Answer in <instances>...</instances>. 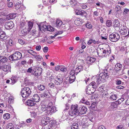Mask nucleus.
<instances>
[{
    "label": "nucleus",
    "mask_w": 129,
    "mask_h": 129,
    "mask_svg": "<svg viewBox=\"0 0 129 129\" xmlns=\"http://www.w3.org/2000/svg\"><path fill=\"white\" fill-rule=\"evenodd\" d=\"M108 75L109 74L106 70V72L101 73L98 76H95V78H96V82L99 84L105 82V79L108 78Z\"/></svg>",
    "instance_id": "f257e3e1"
},
{
    "label": "nucleus",
    "mask_w": 129,
    "mask_h": 129,
    "mask_svg": "<svg viewBox=\"0 0 129 129\" xmlns=\"http://www.w3.org/2000/svg\"><path fill=\"white\" fill-rule=\"evenodd\" d=\"M71 110L69 113V115L71 116H75L78 114V105H73L71 106Z\"/></svg>",
    "instance_id": "f03ea898"
},
{
    "label": "nucleus",
    "mask_w": 129,
    "mask_h": 129,
    "mask_svg": "<svg viewBox=\"0 0 129 129\" xmlns=\"http://www.w3.org/2000/svg\"><path fill=\"white\" fill-rule=\"evenodd\" d=\"M31 93V90L28 87H24L22 89L21 91V95L23 98L28 97L30 95Z\"/></svg>",
    "instance_id": "7ed1b4c3"
},
{
    "label": "nucleus",
    "mask_w": 129,
    "mask_h": 129,
    "mask_svg": "<svg viewBox=\"0 0 129 129\" xmlns=\"http://www.w3.org/2000/svg\"><path fill=\"white\" fill-rule=\"evenodd\" d=\"M22 57L21 53L18 52H16L14 54L10 56L9 58L11 60H16L19 59Z\"/></svg>",
    "instance_id": "20e7f679"
},
{
    "label": "nucleus",
    "mask_w": 129,
    "mask_h": 129,
    "mask_svg": "<svg viewBox=\"0 0 129 129\" xmlns=\"http://www.w3.org/2000/svg\"><path fill=\"white\" fill-rule=\"evenodd\" d=\"M47 106V111H50V114L55 113L57 111L56 108L55 106H53L52 102L49 103Z\"/></svg>",
    "instance_id": "39448f33"
},
{
    "label": "nucleus",
    "mask_w": 129,
    "mask_h": 129,
    "mask_svg": "<svg viewBox=\"0 0 129 129\" xmlns=\"http://www.w3.org/2000/svg\"><path fill=\"white\" fill-rule=\"evenodd\" d=\"M120 36L118 34L112 33L109 36L110 40L113 42L117 41L119 39Z\"/></svg>",
    "instance_id": "423d86ee"
},
{
    "label": "nucleus",
    "mask_w": 129,
    "mask_h": 129,
    "mask_svg": "<svg viewBox=\"0 0 129 129\" xmlns=\"http://www.w3.org/2000/svg\"><path fill=\"white\" fill-rule=\"evenodd\" d=\"M62 77L61 75L59 74L54 78V83L57 85H60L62 82Z\"/></svg>",
    "instance_id": "0eeeda50"
},
{
    "label": "nucleus",
    "mask_w": 129,
    "mask_h": 129,
    "mask_svg": "<svg viewBox=\"0 0 129 129\" xmlns=\"http://www.w3.org/2000/svg\"><path fill=\"white\" fill-rule=\"evenodd\" d=\"M11 66L9 65H6L5 64L3 66H0V69L5 72L6 73L9 72H11Z\"/></svg>",
    "instance_id": "6e6552de"
},
{
    "label": "nucleus",
    "mask_w": 129,
    "mask_h": 129,
    "mask_svg": "<svg viewBox=\"0 0 129 129\" xmlns=\"http://www.w3.org/2000/svg\"><path fill=\"white\" fill-rule=\"evenodd\" d=\"M39 30L42 32L45 31L47 28L46 22V21L41 23L38 25Z\"/></svg>",
    "instance_id": "1a4fd4ad"
},
{
    "label": "nucleus",
    "mask_w": 129,
    "mask_h": 129,
    "mask_svg": "<svg viewBox=\"0 0 129 129\" xmlns=\"http://www.w3.org/2000/svg\"><path fill=\"white\" fill-rule=\"evenodd\" d=\"M106 48L103 50L102 56L104 57H107L111 53L110 47L108 45H106Z\"/></svg>",
    "instance_id": "9d476101"
},
{
    "label": "nucleus",
    "mask_w": 129,
    "mask_h": 129,
    "mask_svg": "<svg viewBox=\"0 0 129 129\" xmlns=\"http://www.w3.org/2000/svg\"><path fill=\"white\" fill-rule=\"evenodd\" d=\"M42 69L40 67H35L33 75L36 76L40 75L42 73Z\"/></svg>",
    "instance_id": "9b49d317"
},
{
    "label": "nucleus",
    "mask_w": 129,
    "mask_h": 129,
    "mask_svg": "<svg viewBox=\"0 0 129 129\" xmlns=\"http://www.w3.org/2000/svg\"><path fill=\"white\" fill-rule=\"evenodd\" d=\"M50 95H51V96L54 97L56 95V93H53L51 92V93H50L49 91L47 90L44 91L43 94H41V95H42L41 96L42 97L43 96L44 97L48 96Z\"/></svg>",
    "instance_id": "f8f14e48"
},
{
    "label": "nucleus",
    "mask_w": 129,
    "mask_h": 129,
    "mask_svg": "<svg viewBox=\"0 0 129 129\" xmlns=\"http://www.w3.org/2000/svg\"><path fill=\"white\" fill-rule=\"evenodd\" d=\"M14 26L13 22L11 21H10L6 22L5 25V28L7 29L12 28Z\"/></svg>",
    "instance_id": "ddd939ff"
},
{
    "label": "nucleus",
    "mask_w": 129,
    "mask_h": 129,
    "mask_svg": "<svg viewBox=\"0 0 129 129\" xmlns=\"http://www.w3.org/2000/svg\"><path fill=\"white\" fill-rule=\"evenodd\" d=\"M64 22H62L60 19H57L56 20V22L55 26L58 28H62L63 25H64Z\"/></svg>",
    "instance_id": "4468645a"
},
{
    "label": "nucleus",
    "mask_w": 129,
    "mask_h": 129,
    "mask_svg": "<svg viewBox=\"0 0 129 129\" xmlns=\"http://www.w3.org/2000/svg\"><path fill=\"white\" fill-rule=\"evenodd\" d=\"M49 121V118L45 117L42 119L41 121V124L42 125L45 126L48 124Z\"/></svg>",
    "instance_id": "2eb2a0df"
},
{
    "label": "nucleus",
    "mask_w": 129,
    "mask_h": 129,
    "mask_svg": "<svg viewBox=\"0 0 129 129\" xmlns=\"http://www.w3.org/2000/svg\"><path fill=\"white\" fill-rule=\"evenodd\" d=\"M95 91V89H94L92 87L88 86H87L86 89V93L88 94H91L93 93Z\"/></svg>",
    "instance_id": "dca6fc26"
},
{
    "label": "nucleus",
    "mask_w": 129,
    "mask_h": 129,
    "mask_svg": "<svg viewBox=\"0 0 129 129\" xmlns=\"http://www.w3.org/2000/svg\"><path fill=\"white\" fill-rule=\"evenodd\" d=\"M47 129H54L55 127V122L54 120L50 121Z\"/></svg>",
    "instance_id": "f3484780"
},
{
    "label": "nucleus",
    "mask_w": 129,
    "mask_h": 129,
    "mask_svg": "<svg viewBox=\"0 0 129 129\" xmlns=\"http://www.w3.org/2000/svg\"><path fill=\"white\" fill-rule=\"evenodd\" d=\"M96 59L93 57H89L87 58V63L88 64H91L95 61Z\"/></svg>",
    "instance_id": "a211bd4d"
},
{
    "label": "nucleus",
    "mask_w": 129,
    "mask_h": 129,
    "mask_svg": "<svg viewBox=\"0 0 129 129\" xmlns=\"http://www.w3.org/2000/svg\"><path fill=\"white\" fill-rule=\"evenodd\" d=\"M87 110V108L84 106L80 107L78 110V112L80 114H85Z\"/></svg>",
    "instance_id": "6ab92c4d"
},
{
    "label": "nucleus",
    "mask_w": 129,
    "mask_h": 129,
    "mask_svg": "<svg viewBox=\"0 0 129 129\" xmlns=\"http://www.w3.org/2000/svg\"><path fill=\"white\" fill-rule=\"evenodd\" d=\"M119 104L118 101L113 102L111 103L110 108V110H112L114 108H116Z\"/></svg>",
    "instance_id": "aec40b11"
},
{
    "label": "nucleus",
    "mask_w": 129,
    "mask_h": 129,
    "mask_svg": "<svg viewBox=\"0 0 129 129\" xmlns=\"http://www.w3.org/2000/svg\"><path fill=\"white\" fill-rule=\"evenodd\" d=\"M15 7L16 10H22L24 8L23 6L19 3H16L15 5Z\"/></svg>",
    "instance_id": "412c9836"
},
{
    "label": "nucleus",
    "mask_w": 129,
    "mask_h": 129,
    "mask_svg": "<svg viewBox=\"0 0 129 129\" xmlns=\"http://www.w3.org/2000/svg\"><path fill=\"white\" fill-rule=\"evenodd\" d=\"M83 68V66H79L77 67H76V68H74V69L75 70V73H76V74H77L80 71H82Z\"/></svg>",
    "instance_id": "4be33fe9"
},
{
    "label": "nucleus",
    "mask_w": 129,
    "mask_h": 129,
    "mask_svg": "<svg viewBox=\"0 0 129 129\" xmlns=\"http://www.w3.org/2000/svg\"><path fill=\"white\" fill-rule=\"evenodd\" d=\"M32 99L35 102H39L40 99L39 96L37 94H35L33 96Z\"/></svg>",
    "instance_id": "5701e85b"
},
{
    "label": "nucleus",
    "mask_w": 129,
    "mask_h": 129,
    "mask_svg": "<svg viewBox=\"0 0 129 129\" xmlns=\"http://www.w3.org/2000/svg\"><path fill=\"white\" fill-rule=\"evenodd\" d=\"M64 25L63 26V27L62 28H63V30L64 31H67L69 30L70 29V25L67 22H64Z\"/></svg>",
    "instance_id": "b1692460"
},
{
    "label": "nucleus",
    "mask_w": 129,
    "mask_h": 129,
    "mask_svg": "<svg viewBox=\"0 0 129 129\" xmlns=\"http://www.w3.org/2000/svg\"><path fill=\"white\" fill-rule=\"evenodd\" d=\"M26 104L28 106H34L35 105V103H34L33 101L31 100H29L26 102Z\"/></svg>",
    "instance_id": "393cba45"
},
{
    "label": "nucleus",
    "mask_w": 129,
    "mask_h": 129,
    "mask_svg": "<svg viewBox=\"0 0 129 129\" xmlns=\"http://www.w3.org/2000/svg\"><path fill=\"white\" fill-rule=\"evenodd\" d=\"M75 23L76 25H79L82 24V19L80 18H77L75 20Z\"/></svg>",
    "instance_id": "a878e982"
},
{
    "label": "nucleus",
    "mask_w": 129,
    "mask_h": 129,
    "mask_svg": "<svg viewBox=\"0 0 129 129\" xmlns=\"http://www.w3.org/2000/svg\"><path fill=\"white\" fill-rule=\"evenodd\" d=\"M113 23L114 27H118L120 26V23L117 19L113 21Z\"/></svg>",
    "instance_id": "bb28decb"
},
{
    "label": "nucleus",
    "mask_w": 129,
    "mask_h": 129,
    "mask_svg": "<svg viewBox=\"0 0 129 129\" xmlns=\"http://www.w3.org/2000/svg\"><path fill=\"white\" fill-rule=\"evenodd\" d=\"M16 16V14H10L8 15L7 16L8 20H10L14 18Z\"/></svg>",
    "instance_id": "cd10ccee"
},
{
    "label": "nucleus",
    "mask_w": 129,
    "mask_h": 129,
    "mask_svg": "<svg viewBox=\"0 0 129 129\" xmlns=\"http://www.w3.org/2000/svg\"><path fill=\"white\" fill-rule=\"evenodd\" d=\"M122 67V64L119 63H117L115 65V69L116 71H118L121 69Z\"/></svg>",
    "instance_id": "c85d7f7f"
},
{
    "label": "nucleus",
    "mask_w": 129,
    "mask_h": 129,
    "mask_svg": "<svg viewBox=\"0 0 129 129\" xmlns=\"http://www.w3.org/2000/svg\"><path fill=\"white\" fill-rule=\"evenodd\" d=\"M68 114L67 112H64L61 118L63 120H64L68 118Z\"/></svg>",
    "instance_id": "c756f323"
},
{
    "label": "nucleus",
    "mask_w": 129,
    "mask_h": 129,
    "mask_svg": "<svg viewBox=\"0 0 129 129\" xmlns=\"http://www.w3.org/2000/svg\"><path fill=\"white\" fill-rule=\"evenodd\" d=\"M76 0H71L70 1V5L72 7H73L76 6L77 5L78 3L76 1Z\"/></svg>",
    "instance_id": "7c9ffc66"
},
{
    "label": "nucleus",
    "mask_w": 129,
    "mask_h": 129,
    "mask_svg": "<svg viewBox=\"0 0 129 129\" xmlns=\"http://www.w3.org/2000/svg\"><path fill=\"white\" fill-rule=\"evenodd\" d=\"M28 28H27L28 31H30V30L33 26V23L31 21H29L28 23Z\"/></svg>",
    "instance_id": "2f4dec72"
},
{
    "label": "nucleus",
    "mask_w": 129,
    "mask_h": 129,
    "mask_svg": "<svg viewBox=\"0 0 129 129\" xmlns=\"http://www.w3.org/2000/svg\"><path fill=\"white\" fill-rule=\"evenodd\" d=\"M5 21V19L3 17V15L0 13V25L3 24Z\"/></svg>",
    "instance_id": "473e14b6"
},
{
    "label": "nucleus",
    "mask_w": 129,
    "mask_h": 129,
    "mask_svg": "<svg viewBox=\"0 0 129 129\" xmlns=\"http://www.w3.org/2000/svg\"><path fill=\"white\" fill-rule=\"evenodd\" d=\"M7 58L4 56H1L0 57V63L1 62L5 63L7 62Z\"/></svg>",
    "instance_id": "72a5a7b5"
},
{
    "label": "nucleus",
    "mask_w": 129,
    "mask_h": 129,
    "mask_svg": "<svg viewBox=\"0 0 129 129\" xmlns=\"http://www.w3.org/2000/svg\"><path fill=\"white\" fill-rule=\"evenodd\" d=\"M128 29L127 30H120L119 31V33L122 35H125V36H126L127 35V33H128Z\"/></svg>",
    "instance_id": "f704fd0d"
},
{
    "label": "nucleus",
    "mask_w": 129,
    "mask_h": 129,
    "mask_svg": "<svg viewBox=\"0 0 129 129\" xmlns=\"http://www.w3.org/2000/svg\"><path fill=\"white\" fill-rule=\"evenodd\" d=\"M94 113H95V112ZM95 114H94V113H93V114L91 113L90 114H89V118L90 121L91 122H93V119L94 116H95Z\"/></svg>",
    "instance_id": "c9c22d12"
},
{
    "label": "nucleus",
    "mask_w": 129,
    "mask_h": 129,
    "mask_svg": "<svg viewBox=\"0 0 129 129\" xmlns=\"http://www.w3.org/2000/svg\"><path fill=\"white\" fill-rule=\"evenodd\" d=\"M88 86L92 87L94 89H95L96 88V84L94 82H92L90 83Z\"/></svg>",
    "instance_id": "e433bc0d"
},
{
    "label": "nucleus",
    "mask_w": 129,
    "mask_h": 129,
    "mask_svg": "<svg viewBox=\"0 0 129 129\" xmlns=\"http://www.w3.org/2000/svg\"><path fill=\"white\" fill-rule=\"evenodd\" d=\"M81 14L80 15L84 17L85 18H87V16L88 14L84 10H81V12H80Z\"/></svg>",
    "instance_id": "4c0bfd02"
},
{
    "label": "nucleus",
    "mask_w": 129,
    "mask_h": 129,
    "mask_svg": "<svg viewBox=\"0 0 129 129\" xmlns=\"http://www.w3.org/2000/svg\"><path fill=\"white\" fill-rule=\"evenodd\" d=\"M27 52L34 56L37 54V53L31 50H28Z\"/></svg>",
    "instance_id": "58836bf2"
},
{
    "label": "nucleus",
    "mask_w": 129,
    "mask_h": 129,
    "mask_svg": "<svg viewBox=\"0 0 129 129\" xmlns=\"http://www.w3.org/2000/svg\"><path fill=\"white\" fill-rule=\"evenodd\" d=\"M27 52L34 56L37 54V53L31 50H28Z\"/></svg>",
    "instance_id": "ea45409f"
},
{
    "label": "nucleus",
    "mask_w": 129,
    "mask_h": 129,
    "mask_svg": "<svg viewBox=\"0 0 129 129\" xmlns=\"http://www.w3.org/2000/svg\"><path fill=\"white\" fill-rule=\"evenodd\" d=\"M3 117L4 119L8 120L10 118V115L8 113L5 114L4 115Z\"/></svg>",
    "instance_id": "a19ab883"
},
{
    "label": "nucleus",
    "mask_w": 129,
    "mask_h": 129,
    "mask_svg": "<svg viewBox=\"0 0 129 129\" xmlns=\"http://www.w3.org/2000/svg\"><path fill=\"white\" fill-rule=\"evenodd\" d=\"M46 29L49 31H52L54 30V28L50 25H47Z\"/></svg>",
    "instance_id": "79ce46f5"
},
{
    "label": "nucleus",
    "mask_w": 129,
    "mask_h": 129,
    "mask_svg": "<svg viewBox=\"0 0 129 129\" xmlns=\"http://www.w3.org/2000/svg\"><path fill=\"white\" fill-rule=\"evenodd\" d=\"M78 127V124L76 123H74L71 126V129H77Z\"/></svg>",
    "instance_id": "37998d69"
},
{
    "label": "nucleus",
    "mask_w": 129,
    "mask_h": 129,
    "mask_svg": "<svg viewBox=\"0 0 129 129\" xmlns=\"http://www.w3.org/2000/svg\"><path fill=\"white\" fill-rule=\"evenodd\" d=\"M47 108L48 107H46V105H41V110L43 111H44L46 110H47Z\"/></svg>",
    "instance_id": "c03bdc74"
},
{
    "label": "nucleus",
    "mask_w": 129,
    "mask_h": 129,
    "mask_svg": "<svg viewBox=\"0 0 129 129\" xmlns=\"http://www.w3.org/2000/svg\"><path fill=\"white\" fill-rule=\"evenodd\" d=\"M117 98V95L116 94L112 95L110 97V99L111 100H115Z\"/></svg>",
    "instance_id": "a18cd8bd"
},
{
    "label": "nucleus",
    "mask_w": 129,
    "mask_h": 129,
    "mask_svg": "<svg viewBox=\"0 0 129 129\" xmlns=\"http://www.w3.org/2000/svg\"><path fill=\"white\" fill-rule=\"evenodd\" d=\"M98 90L100 92H102L103 91H104V90H106V89L104 86L102 85L99 87Z\"/></svg>",
    "instance_id": "49530a36"
},
{
    "label": "nucleus",
    "mask_w": 129,
    "mask_h": 129,
    "mask_svg": "<svg viewBox=\"0 0 129 129\" xmlns=\"http://www.w3.org/2000/svg\"><path fill=\"white\" fill-rule=\"evenodd\" d=\"M75 79V76H69V82L70 83H72L74 81Z\"/></svg>",
    "instance_id": "de8ad7c7"
},
{
    "label": "nucleus",
    "mask_w": 129,
    "mask_h": 129,
    "mask_svg": "<svg viewBox=\"0 0 129 129\" xmlns=\"http://www.w3.org/2000/svg\"><path fill=\"white\" fill-rule=\"evenodd\" d=\"M35 67L33 68L30 67L27 70V72L28 73H32L33 74V73L34 71Z\"/></svg>",
    "instance_id": "09e8293b"
},
{
    "label": "nucleus",
    "mask_w": 129,
    "mask_h": 129,
    "mask_svg": "<svg viewBox=\"0 0 129 129\" xmlns=\"http://www.w3.org/2000/svg\"><path fill=\"white\" fill-rule=\"evenodd\" d=\"M7 129H14L13 124L11 123L8 124L7 125Z\"/></svg>",
    "instance_id": "8fccbe9b"
},
{
    "label": "nucleus",
    "mask_w": 129,
    "mask_h": 129,
    "mask_svg": "<svg viewBox=\"0 0 129 129\" xmlns=\"http://www.w3.org/2000/svg\"><path fill=\"white\" fill-rule=\"evenodd\" d=\"M38 89L41 91L44 90L45 89V86L43 85L40 84L38 85Z\"/></svg>",
    "instance_id": "3c124183"
},
{
    "label": "nucleus",
    "mask_w": 129,
    "mask_h": 129,
    "mask_svg": "<svg viewBox=\"0 0 129 129\" xmlns=\"http://www.w3.org/2000/svg\"><path fill=\"white\" fill-rule=\"evenodd\" d=\"M119 29L120 30H127L128 29L126 27V26L124 25L123 24L121 25L119 27Z\"/></svg>",
    "instance_id": "603ef678"
},
{
    "label": "nucleus",
    "mask_w": 129,
    "mask_h": 129,
    "mask_svg": "<svg viewBox=\"0 0 129 129\" xmlns=\"http://www.w3.org/2000/svg\"><path fill=\"white\" fill-rule=\"evenodd\" d=\"M29 32L28 31V29H27L26 30L25 29H23L21 30V32L23 35H25L27 34Z\"/></svg>",
    "instance_id": "864d4df0"
},
{
    "label": "nucleus",
    "mask_w": 129,
    "mask_h": 129,
    "mask_svg": "<svg viewBox=\"0 0 129 129\" xmlns=\"http://www.w3.org/2000/svg\"><path fill=\"white\" fill-rule=\"evenodd\" d=\"M80 6L83 9H85L87 8V6L86 4H81L80 5Z\"/></svg>",
    "instance_id": "5fc2aeb1"
},
{
    "label": "nucleus",
    "mask_w": 129,
    "mask_h": 129,
    "mask_svg": "<svg viewBox=\"0 0 129 129\" xmlns=\"http://www.w3.org/2000/svg\"><path fill=\"white\" fill-rule=\"evenodd\" d=\"M75 70L74 69L72 70L70 72L69 76H71L73 77V76H75V74L77 75L76 73H75Z\"/></svg>",
    "instance_id": "6e6d98bb"
},
{
    "label": "nucleus",
    "mask_w": 129,
    "mask_h": 129,
    "mask_svg": "<svg viewBox=\"0 0 129 129\" xmlns=\"http://www.w3.org/2000/svg\"><path fill=\"white\" fill-rule=\"evenodd\" d=\"M5 32L3 31H1L0 33V38L3 39L5 37Z\"/></svg>",
    "instance_id": "4d7b16f0"
},
{
    "label": "nucleus",
    "mask_w": 129,
    "mask_h": 129,
    "mask_svg": "<svg viewBox=\"0 0 129 129\" xmlns=\"http://www.w3.org/2000/svg\"><path fill=\"white\" fill-rule=\"evenodd\" d=\"M101 93V94L102 96L104 97H105L106 96L107 94V91L106 90H104V91L102 92H100Z\"/></svg>",
    "instance_id": "13d9d810"
},
{
    "label": "nucleus",
    "mask_w": 129,
    "mask_h": 129,
    "mask_svg": "<svg viewBox=\"0 0 129 129\" xmlns=\"http://www.w3.org/2000/svg\"><path fill=\"white\" fill-rule=\"evenodd\" d=\"M60 70L62 72L64 73H67L68 72L67 68L65 67H62L60 69Z\"/></svg>",
    "instance_id": "bf43d9fd"
},
{
    "label": "nucleus",
    "mask_w": 129,
    "mask_h": 129,
    "mask_svg": "<svg viewBox=\"0 0 129 129\" xmlns=\"http://www.w3.org/2000/svg\"><path fill=\"white\" fill-rule=\"evenodd\" d=\"M106 25L108 27L111 26L112 25V23L111 20H108L106 22Z\"/></svg>",
    "instance_id": "052dcab7"
},
{
    "label": "nucleus",
    "mask_w": 129,
    "mask_h": 129,
    "mask_svg": "<svg viewBox=\"0 0 129 129\" xmlns=\"http://www.w3.org/2000/svg\"><path fill=\"white\" fill-rule=\"evenodd\" d=\"M25 25V22L24 21H21L20 22V27H23Z\"/></svg>",
    "instance_id": "680f3d73"
},
{
    "label": "nucleus",
    "mask_w": 129,
    "mask_h": 129,
    "mask_svg": "<svg viewBox=\"0 0 129 129\" xmlns=\"http://www.w3.org/2000/svg\"><path fill=\"white\" fill-rule=\"evenodd\" d=\"M11 80L12 82V84H13L14 83L16 82V78L14 76H12L11 79Z\"/></svg>",
    "instance_id": "e2e57ef3"
},
{
    "label": "nucleus",
    "mask_w": 129,
    "mask_h": 129,
    "mask_svg": "<svg viewBox=\"0 0 129 129\" xmlns=\"http://www.w3.org/2000/svg\"><path fill=\"white\" fill-rule=\"evenodd\" d=\"M14 99L13 97L11 96L9 99L8 102L9 104H11L13 103Z\"/></svg>",
    "instance_id": "0e129e2a"
},
{
    "label": "nucleus",
    "mask_w": 129,
    "mask_h": 129,
    "mask_svg": "<svg viewBox=\"0 0 129 129\" xmlns=\"http://www.w3.org/2000/svg\"><path fill=\"white\" fill-rule=\"evenodd\" d=\"M31 116L32 117L35 118L37 115V112L34 111L31 112Z\"/></svg>",
    "instance_id": "69168bd1"
},
{
    "label": "nucleus",
    "mask_w": 129,
    "mask_h": 129,
    "mask_svg": "<svg viewBox=\"0 0 129 129\" xmlns=\"http://www.w3.org/2000/svg\"><path fill=\"white\" fill-rule=\"evenodd\" d=\"M99 12L97 11H94L93 13V16L94 18L97 17L99 15Z\"/></svg>",
    "instance_id": "338daca9"
},
{
    "label": "nucleus",
    "mask_w": 129,
    "mask_h": 129,
    "mask_svg": "<svg viewBox=\"0 0 129 129\" xmlns=\"http://www.w3.org/2000/svg\"><path fill=\"white\" fill-rule=\"evenodd\" d=\"M124 63L126 65L129 66V58H126L124 60Z\"/></svg>",
    "instance_id": "774afa93"
}]
</instances>
